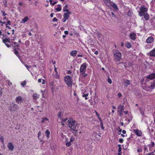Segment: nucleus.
<instances>
[{
	"label": "nucleus",
	"mask_w": 155,
	"mask_h": 155,
	"mask_svg": "<svg viewBox=\"0 0 155 155\" xmlns=\"http://www.w3.org/2000/svg\"><path fill=\"white\" fill-rule=\"evenodd\" d=\"M133 14L132 11L130 10L127 13V15L128 16H131Z\"/></svg>",
	"instance_id": "obj_34"
},
{
	"label": "nucleus",
	"mask_w": 155,
	"mask_h": 155,
	"mask_svg": "<svg viewBox=\"0 0 155 155\" xmlns=\"http://www.w3.org/2000/svg\"><path fill=\"white\" fill-rule=\"evenodd\" d=\"M62 112H60L59 113V114H58V117L59 118H60V119H63L62 117Z\"/></svg>",
	"instance_id": "obj_27"
},
{
	"label": "nucleus",
	"mask_w": 155,
	"mask_h": 155,
	"mask_svg": "<svg viewBox=\"0 0 155 155\" xmlns=\"http://www.w3.org/2000/svg\"><path fill=\"white\" fill-rule=\"evenodd\" d=\"M14 53L16 55H17V54H18V52L17 50H15V51Z\"/></svg>",
	"instance_id": "obj_51"
},
{
	"label": "nucleus",
	"mask_w": 155,
	"mask_h": 155,
	"mask_svg": "<svg viewBox=\"0 0 155 155\" xmlns=\"http://www.w3.org/2000/svg\"><path fill=\"white\" fill-rule=\"evenodd\" d=\"M68 5L67 4L63 8V11L64 12H69L68 11V10L67 9L68 8Z\"/></svg>",
	"instance_id": "obj_24"
},
{
	"label": "nucleus",
	"mask_w": 155,
	"mask_h": 155,
	"mask_svg": "<svg viewBox=\"0 0 155 155\" xmlns=\"http://www.w3.org/2000/svg\"><path fill=\"white\" fill-rule=\"evenodd\" d=\"M94 35L95 36V38H102V35L100 34L98 32H97V33L95 32L94 33Z\"/></svg>",
	"instance_id": "obj_19"
},
{
	"label": "nucleus",
	"mask_w": 155,
	"mask_h": 155,
	"mask_svg": "<svg viewBox=\"0 0 155 155\" xmlns=\"http://www.w3.org/2000/svg\"><path fill=\"white\" fill-rule=\"evenodd\" d=\"M105 4L109 8L111 7L114 9L117 10L118 9L117 5L111 1L110 0H103Z\"/></svg>",
	"instance_id": "obj_1"
},
{
	"label": "nucleus",
	"mask_w": 155,
	"mask_h": 155,
	"mask_svg": "<svg viewBox=\"0 0 155 155\" xmlns=\"http://www.w3.org/2000/svg\"><path fill=\"white\" fill-rule=\"evenodd\" d=\"M136 34L134 33H132L130 34V36L131 39H136Z\"/></svg>",
	"instance_id": "obj_21"
},
{
	"label": "nucleus",
	"mask_w": 155,
	"mask_h": 155,
	"mask_svg": "<svg viewBox=\"0 0 155 155\" xmlns=\"http://www.w3.org/2000/svg\"><path fill=\"white\" fill-rule=\"evenodd\" d=\"M50 132L48 130H46L45 131V134L46 135V136L47 138H49V134Z\"/></svg>",
	"instance_id": "obj_28"
},
{
	"label": "nucleus",
	"mask_w": 155,
	"mask_h": 155,
	"mask_svg": "<svg viewBox=\"0 0 155 155\" xmlns=\"http://www.w3.org/2000/svg\"><path fill=\"white\" fill-rule=\"evenodd\" d=\"M155 78V73H153L148 75L147 77V79L152 80Z\"/></svg>",
	"instance_id": "obj_12"
},
{
	"label": "nucleus",
	"mask_w": 155,
	"mask_h": 155,
	"mask_svg": "<svg viewBox=\"0 0 155 155\" xmlns=\"http://www.w3.org/2000/svg\"><path fill=\"white\" fill-rule=\"evenodd\" d=\"M54 67H55V66H54ZM54 71L55 72L54 73L53 75L54 77H55L56 78H58L59 77V76L58 73L57 72V68H54Z\"/></svg>",
	"instance_id": "obj_15"
},
{
	"label": "nucleus",
	"mask_w": 155,
	"mask_h": 155,
	"mask_svg": "<svg viewBox=\"0 0 155 155\" xmlns=\"http://www.w3.org/2000/svg\"><path fill=\"white\" fill-rule=\"evenodd\" d=\"M148 55L151 57H155V49H154L148 53Z\"/></svg>",
	"instance_id": "obj_16"
},
{
	"label": "nucleus",
	"mask_w": 155,
	"mask_h": 155,
	"mask_svg": "<svg viewBox=\"0 0 155 155\" xmlns=\"http://www.w3.org/2000/svg\"><path fill=\"white\" fill-rule=\"evenodd\" d=\"M147 150V148L146 147H145L144 148V150L145 151H146Z\"/></svg>",
	"instance_id": "obj_62"
},
{
	"label": "nucleus",
	"mask_w": 155,
	"mask_h": 155,
	"mask_svg": "<svg viewBox=\"0 0 155 155\" xmlns=\"http://www.w3.org/2000/svg\"><path fill=\"white\" fill-rule=\"evenodd\" d=\"M143 16L144 18L146 21H147L149 19L150 16L148 13H146L144 14Z\"/></svg>",
	"instance_id": "obj_20"
},
{
	"label": "nucleus",
	"mask_w": 155,
	"mask_h": 155,
	"mask_svg": "<svg viewBox=\"0 0 155 155\" xmlns=\"http://www.w3.org/2000/svg\"><path fill=\"white\" fill-rule=\"evenodd\" d=\"M57 3V2H54L53 3H52V5H53V6H54V5L55 4H56V3Z\"/></svg>",
	"instance_id": "obj_52"
},
{
	"label": "nucleus",
	"mask_w": 155,
	"mask_h": 155,
	"mask_svg": "<svg viewBox=\"0 0 155 155\" xmlns=\"http://www.w3.org/2000/svg\"><path fill=\"white\" fill-rule=\"evenodd\" d=\"M87 67L86 64L85 63H83L81 66L80 71L81 74H84L86 70Z\"/></svg>",
	"instance_id": "obj_8"
},
{
	"label": "nucleus",
	"mask_w": 155,
	"mask_h": 155,
	"mask_svg": "<svg viewBox=\"0 0 155 155\" xmlns=\"http://www.w3.org/2000/svg\"><path fill=\"white\" fill-rule=\"evenodd\" d=\"M7 147L11 150L12 151L14 148V146L11 143H9L8 144Z\"/></svg>",
	"instance_id": "obj_14"
},
{
	"label": "nucleus",
	"mask_w": 155,
	"mask_h": 155,
	"mask_svg": "<svg viewBox=\"0 0 155 155\" xmlns=\"http://www.w3.org/2000/svg\"><path fill=\"white\" fill-rule=\"evenodd\" d=\"M67 73L68 74H70L71 73V71L70 70H69L68 71Z\"/></svg>",
	"instance_id": "obj_59"
},
{
	"label": "nucleus",
	"mask_w": 155,
	"mask_h": 155,
	"mask_svg": "<svg viewBox=\"0 0 155 155\" xmlns=\"http://www.w3.org/2000/svg\"><path fill=\"white\" fill-rule=\"evenodd\" d=\"M16 101L18 104H20L22 102V98L21 96H19L16 98Z\"/></svg>",
	"instance_id": "obj_13"
},
{
	"label": "nucleus",
	"mask_w": 155,
	"mask_h": 155,
	"mask_svg": "<svg viewBox=\"0 0 155 155\" xmlns=\"http://www.w3.org/2000/svg\"><path fill=\"white\" fill-rule=\"evenodd\" d=\"M154 142H151V144L150 145V147H153L154 145Z\"/></svg>",
	"instance_id": "obj_43"
},
{
	"label": "nucleus",
	"mask_w": 155,
	"mask_h": 155,
	"mask_svg": "<svg viewBox=\"0 0 155 155\" xmlns=\"http://www.w3.org/2000/svg\"><path fill=\"white\" fill-rule=\"evenodd\" d=\"M68 122L69 127L71 129H76L78 125L77 122L71 119L68 120Z\"/></svg>",
	"instance_id": "obj_3"
},
{
	"label": "nucleus",
	"mask_w": 155,
	"mask_h": 155,
	"mask_svg": "<svg viewBox=\"0 0 155 155\" xmlns=\"http://www.w3.org/2000/svg\"><path fill=\"white\" fill-rule=\"evenodd\" d=\"M71 142L69 141V142H67L66 143V145L67 146H68V147H70L71 145Z\"/></svg>",
	"instance_id": "obj_38"
},
{
	"label": "nucleus",
	"mask_w": 155,
	"mask_h": 155,
	"mask_svg": "<svg viewBox=\"0 0 155 155\" xmlns=\"http://www.w3.org/2000/svg\"><path fill=\"white\" fill-rule=\"evenodd\" d=\"M45 81L44 80H43V81L42 82V84H44L45 83Z\"/></svg>",
	"instance_id": "obj_63"
},
{
	"label": "nucleus",
	"mask_w": 155,
	"mask_h": 155,
	"mask_svg": "<svg viewBox=\"0 0 155 155\" xmlns=\"http://www.w3.org/2000/svg\"><path fill=\"white\" fill-rule=\"evenodd\" d=\"M41 79H39L38 80V82L39 83H40L41 82Z\"/></svg>",
	"instance_id": "obj_61"
},
{
	"label": "nucleus",
	"mask_w": 155,
	"mask_h": 155,
	"mask_svg": "<svg viewBox=\"0 0 155 155\" xmlns=\"http://www.w3.org/2000/svg\"><path fill=\"white\" fill-rule=\"evenodd\" d=\"M147 42L148 43H150L153 41V39H147Z\"/></svg>",
	"instance_id": "obj_32"
},
{
	"label": "nucleus",
	"mask_w": 155,
	"mask_h": 155,
	"mask_svg": "<svg viewBox=\"0 0 155 155\" xmlns=\"http://www.w3.org/2000/svg\"><path fill=\"white\" fill-rule=\"evenodd\" d=\"M142 149L141 148H140V149H138L137 150V152H142Z\"/></svg>",
	"instance_id": "obj_48"
},
{
	"label": "nucleus",
	"mask_w": 155,
	"mask_h": 155,
	"mask_svg": "<svg viewBox=\"0 0 155 155\" xmlns=\"http://www.w3.org/2000/svg\"><path fill=\"white\" fill-rule=\"evenodd\" d=\"M119 142L120 143H122L123 142V139L122 138H120L119 139Z\"/></svg>",
	"instance_id": "obj_45"
},
{
	"label": "nucleus",
	"mask_w": 155,
	"mask_h": 155,
	"mask_svg": "<svg viewBox=\"0 0 155 155\" xmlns=\"http://www.w3.org/2000/svg\"><path fill=\"white\" fill-rule=\"evenodd\" d=\"M71 14V12H70L64 13V18L68 19L69 17V14Z\"/></svg>",
	"instance_id": "obj_17"
},
{
	"label": "nucleus",
	"mask_w": 155,
	"mask_h": 155,
	"mask_svg": "<svg viewBox=\"0 0 155 155\" xmlns=\"http://www.w3.org/2000/svg\"><path fill=\"white\" fill-rule=\"evenodd\" d=\"M122 133L123 134H126V131L125 130H123L122 131Z\"/></svg>",
	"instance_id": "obj_58"
},
{
	"label": "nucleus",
	"mask_w": 155,
	"mask_h": 155,
	"mask_svg": "<svg viewBox=\"0 0 155 155\" xmlns=\"http://www.w3.org/2000/svg\"><path fill=\"white\" fill-rule=\"evenodd\" d=\"M55 9L58 11H60L61 10V6L60 5H58V7L55 8Z\"/></svg>",
	"instance_id": "obj_26"
},
{
	"label": "nucleus",
	"mask_w": 155,
	"mask_h": 155,
	"mask_svg": "<svg viewBox=\"0 0 155 155\" xmlns=\"http://www.w3.org/2000/svg\"><path fill=\"white\" fill-rule=\"evenodd\" d=\"M122 96V94L121 93H119L118 94V96L119 97H121Z\"/></svg>",
	"instance_id": "obj_55"
},
{
	"label": "nucleus",
	"mask_w": 155,
	"mask_h": 155,
	"mask_svg": "<svg viewBox=\"0 0 155 155\" xmlns=\"http://www.w3.org/2000/svg\"><path fill=\"white\" fill-rule=\"evenodd\" d=\"M147 87L149 88V91H152L155 88V81H153L151 82L149 85L147 86Z\"/></svg>",
	"instance_id": "obj_9"
},
{
	"label": "nucleus",
	"mask_w": 155,
	"mask_h": 155,
	"mask_svg": "<svg viewBox=\"0 0 155 155\" xmlns=\"http://www.w3.org/2000/svg\"><path fill=\"white\" fill-rule=\"evenodd\" d=\"M48 119L46 117H43L42 118L41 122L44 123L45 122V121H48Z\"/></svg>",
	"instance_id": "obj_30"
},
{
	"label": "nucleus",
	"mask_w": 155,
	"mask_h": 155,
	"mask_svg": "<svg viewBox=\"0 0 155 155\" xmlns=\"http://www.w3.org/2000/svg\"><path fill=\"white\" fill-rule=\"evenodd\" d=\"M87 75V74H85L82 75V76L84 78H86Z\"/></svg>",
	"instance_id": "obj_54"
},
{
	"label": "nucleus",
	"mask_w": 155,
	"mask_h": 155,
	"mask_svg": "<svg viewBox=\"0 0 155 155\" xmlns=\"http://www.w3.org/2000/svg\"><path fill=\"white\" fill-rule=\"evenodd\" d=\"M55 85L54 82L53 81H51L50 82V87L52 90H54V89Z\"/></svg>",
	"instance_id": "obj_18"
},
{
	"label": "nucleus",
	"mask_w": 155,
	"mask_h": 155,
	"mask_svg": "<svg viewBox=\"0 0 155 155\" xmlns=\"http://www.w3.org/2000/svg\"><path fill=\"white\" fill-rule=\"evenodd\" d=\"M77 53V52L75 51H72L70 53V54L71 55L73 56H75Z\"/></svg>",
	"instance_id": "obj_25"
},
{
	"label": "nucleus",
	"mask_w": 155,
	"mask_h": 155,
	"mask_svg": "<svg viewBox=\"0 0 155 155\" xmlns=\"http://www.w3.org/2000/svg\"><path fill=\"white\" fill-rule=\"evenodd\" d=\"M28 19V17H25L24 18L22 19V21L21 22V23H25V22L27 21Z\"/></svg>",
	"instance_id": "obj_22"
},
{
	"label": "nucleus",
	"mask_w": 155,
	"mask_h": 155,
	"mask_svg": "<svg viewBox=\"0 0 155 155\" xmlns=\"http://www.w3.org/2000/svg\"><path fill=\"white\" fill-rule=\"evenodd\" d=\"M26 84V81H24V82L22 83H21V84L23 87H24L25 85Z\"/></svg>",
	"instance_id": "obj_37"
},
{
	"label": "nucleus",
	"mask_w": 155,
	"mask_h": 155,
	"mask_svg": "<svg viewBox=\"0 0 155 155\" xmlns=\"http://www.w3.org/2000/svg\"><path fill=\"white\" fill-rule=\"evenodd\" d=\"M121 54L117 50L114 54V58L115 60L117 62L120 61L121 59Z\"/></svg>",
	"instance_id": "obj_5"
},
{
	"label": "nucleus",
	"mask_w": 155,
	"mask_h": 155,
	"mask_svg": "<svg viewBox=\"0 0 155 155\" xmlns=\"http://www.w3.org/2000/svg\"><path fill=\"white\" fill-rule=\"evenodd\" d=\"M67 20V19L65 18H64L63 19V22H65Z\"/></svg>",
	"instance_id": "obj_53"
},
{
	"label": "nucleus",
	"mask_w": 155,
	"mask_h": 155,
	"mask_svg": "<svg viewBox=\"0 0 155 155\" xmlns=\"http://www.w3.org/2000/svg\"><path fill=\"white\" fill-rule=\"evenodd\" d=\"M139 110L140 111L141 114L142 115H144V113L143 111V108H140Z\"/></svg>",
	"instance_id": "obj_29"
},
{
	"label": "nucleus",
	"mask_w": 155,
	"mask_h": 155,
	"mask_svg": "<svg viewBox=\"0 0 155 155\" xmlns=\"http://www.w3.org/2000/svg\"><path fill=\"white\" fill-rule=\"evenodd\" d=\"M117 112L119 116H121L123 114V112L124 110V105H120L118 106L117 108Z\"/></svg>",
	"instance_id": "obj_7"
},
{
	"label": "nucleus",
	"mask_w": 155,
	"mask_h": 155,
	"mask_svg": "<svg viewBox=\"0 0 155 155\" xmlns=\"http://www.w3.org/2000/svg\"><path fill=\"white\" fill-rule=\"evenodd\" d=\"M133 131L135 134L137 136H141L142 134V132L141 130L137 129H134Z\"/></svg>",
	"instance_id": "obj_11"
},
{
	"label": "nucleus",
	"mask_w": 155,
	"mask_h": 155,
	"mask_svg": "<svg viewBox=\"0 0 155 155\" xmlns=\"http://www.w3.org/2000/svg\"><path fill=\"white\" fill-rule=\"evenodd\" d=\"M11 39H3V42L8 47H10V45H12V43L10 41Z\"/></svg>",
	"instance_id": "obj_10"
},
{
	"label": "nucleus",
	"mask_w": 155,
	"mask_h": 155,
	"mask_svg": "<svg viewBox=\"0 0 155 155\" xmlns=\"http://www.w3.org/2000/svg\"><path fill=\"white\" fill-rule=\"evenodd\" d=\"M107 81L110 84H111L112 81L110 78H108L107 79Z\"/></svg>",
	"instance_id": "obj_40"
},
{
	"label": "nucleus",
	"mask_w": 155,
	"mask_h": 155,
	"mask_svg": "<svg viewBox=\"0 0 155 155\" xmlns=\"http://www.w3.org/2000/svg\"><path fill=\"white\" fill-rule=\"evenodd\" d=\"M75 129H72V130H73V131L72 132L74 134H75L77 133V130H76Z\"/></svg>",
	"instance_id": "obj_41"
},
{
	"label": "nucleus",
	"mask_w": 155,
	"mask_h": 155,
	"mask_svg": "<svg viewBox=\"0 0 155 155\" xmlns=\"http://www.w3.org/2000/svg\"><path fill=\"white\" fill-rule=\"evenodd\" d=\"M125 82L127 84V85H126L127 87L128 85H130V81L129 80H126L125 81Z\"/></svg>",
	"instance_id": "obj_36"
},
{
	"label": "nucleus",
	"mask_w": 155,
	"mask_h": 155,
	"mask_svg": "<svg viewBox=\"0 0 155 155\" xmlns=\"http://www.w3.org/2000/svg\"><path fill=\"white\" fill-rule=\"evenodd\" d=\"M94 54L96 55H97L98 54V51H95L94 52Z\"/></svg>",
	"instance_id": "obj_57"
},
{
	"label": "nucleus",
	"mask_w": 155,
	"mask_h": 155,
	"mask_svg": "<svg viewBox=\"0 0 155 155\" xmlns=\"http://www.w3.org/2000/svg\"><path fill=\"white\" fill-rule=\"evenodd\" d=\"M74 139H75V138H74V137L73 136H72L71 137V138L70 141L71 142H73V141H74Z\"/></svg>",
	"instance_id": "obj_39"
},
{
	"label": "nucleus",
	"mask_w": 155,
	"mask_h": 155,
	"mask_svg": "<svg viewBox=\"0 0 155 155\" xmlns=\"http://www.w3.org/2000/svg\"><path fill=\"white\" fill-rule=\"evenodd\" d=\"M121 151V147H120L118 148V152L119 153H120Z\"/></svg>",
	"instance_id": "obj_46"
},
{
	"label": "nucleus",
	"mask_w": 155,
	"mask_h": 155,
	"mask_svg": "<svg viewBox=\"0 0 155 155\" xmlns=\"http://www.w3.org/2000/svg\"><path fill=\"white\" fill-rule=\"evenodd\" d=\"M10 106L8 107L9 110L10 111H16L18 109L17 105L12 103L10 104Z\"/></svg>",
	"instance_id": "obj_6"
},
{
	"label": "nucleus",
	"mask_w": 155,
	"mask_h": 155,
	"mask_svg": "<svg viewBox=\"0 0 155 155\" xmlns=\"http://www.w3.org/2000/svg\"><path fill=\"white\" fill-rule=\"evenodd\" d=\"M126 46L128 48H130L131 47V45L130 43H127L126 44Z\"/></svg>",
	"instance_id": "obj_33"
},
{
	"label": "nucleus",
	"mask_w": 155,
	"mask_h": 155,
	"mask_svg": "<svg viewBox=\"0 0 155 155\" xmlns=\"http://www.w3.org/2000/svg\"><path fill=\"white\" fill-rule=\"evenodd\" d=\"M140 11L139 12V15L142 17L144 14H145V12H147L148 10L147 8L145 7L144 5L141 6L139 8Z\"/></svg>",
	"instance_id": "obj_4"
},
{
	"label": "nucleus",
	"mask_w": 155,
	"mask_h": 155,
	"mask_svg": "<svg viewBox=\"0 0 155 155\" xmlns=\"http://www.w3.org/2000/svg\"><path fill=\"white\" fill-rule=\"evenodd\" d=\"M58 20L55 17L53 18L52 21H58Z\"/></svg>",
	"instance_id": "obj_44"
},
{
	"label": "nucleus",
	"mask_w": 155,
	"mask_h": 155,
	"mask_svg": "<svg viewBox=\"0 0 155 155\" xmlns=\"http://www.w3.org/2000/svg\"><path fill=\"white\" fill-rule=\"evenodd\" d=\"M1 12L3 13L2 15L3 16H5L7 15V14L5 13V12H3V11H2Z\"/></svg>",
	"instance_id": "obj_47"
},
{
	"label": "nucleus",
	"mask_w": 155,
	"mask_h": 155,
	"mask_svg": "<svg viewBox=\"0 0 155 155\" xmlns=\"http://www.w3.org/2000/svg\"><path fill=\"white\" fill-rule=\"evenodd\" d=\"M68 120V118H66V119H62L61 120V122L62 123V125L63 126L64 124L63 123V122H64Z\"/></svg>",
	"instance_id": "obj_31"
},
{
	"label": "nucleus",
	"mask_w": 155,
	"mask_h": 155,
	"mask_svg": "<svg viewBox=\"0 0 155 155\" xmlns=\"http://www.w3.org/2000/svg\"><path fill=\"white\" fill-rule=\"evenodd\" d=\"M2 89L1 88V87H0V96H1L2 94Z\"/></svg>",
	"instance_id": "obj_49"
},
{
	"label": "nucleus",
	"mask_w": 155,
	"mask_h": 155,
	"mask_svg": "<svg viewBox=\"0 0 155 155\" xmlns=\"http://www.w3.org/2000/svg\"><path fill=\"white\" fill-rule=\"evenodd\" d=\"M10 21H7V23L8 24H9V25H10Z\"/></svg>",
	"instance_id": "obj_64"
},
{
	"label": "nucleus",
	"mask_w": 155,
	"mask_h": 155,
	"mask_svg": "<svg viewBox=\"0 0 155 155\" xmlns=\"http://www.w3.org/2000/svg\"><path fill=\"white\" fill-rule=\"evenodd\" d=\"M88 94L87 93V94H84L83 95H82V97H85V99L87 100L88 99V98L87 97V96H88Z\"/></svg>",
	"instance_id": "obj_35"
},
{
	"label": "nucleus",
	"mask_w": 155,
	"mask_h": 155,
	"mask_svg": "<svg viewBox=\"0 0 155 155\" xmlns=\"http://www.w3.org/2000/svg\"><path fill=\"white\" fill-rule=\"evenodd\" d=\"M72 77L67 75L64 77V81L68 87H71L72 84Z\"/></svg>",
	"instance_id": "obj_2"
},
{
	"label": "nucleus",
	"mask_w": 155,
	"mask_h": 155,
	"mask_svg": "<svg viewBox=\"0 0 155 155\" xmlns=\"http://www.w3.org/2000/svg\"><path fill=\"white\" fill-rule=\"evenodd\" d=\"M54 15V13H51V15H50V17H53Z\"/></svg>",
	"instance_id": "obj_60"
},
{
	"label": "nucleus",
	"mask_w": 155,
	"mask_h": 155,
	"mask_svg": "<svg viewBox=\"0 0 155 155\" xmlns=\"http://www.w3.org/2000/svg\"><path fill=\"white\" fill-rule=\"evenodd\" d=\"M39 96V95L37 94L34 93L33 95V97L34 99L36 100L37 98H38Z\"/></svg>",
	"instance_id": "obj_23"
},
{
	"label": "nucleus",
	"mask_w": 155,
	"mask_h": 155,
	"mask_svg": "<svg viewBox=\"0 0 155 155\" xmlns=\"http://www.w3.org/2000/svg\"><path fill=\"white\" fill-rule=\"evenodd\" d=\"M100 125L101 126L103 125V122L100 119Z\"/></svg>",
	"instance_id": "obj_50"
},
{
	"label": "nucleus",
	"mask_w": 155,
	"mask_h": 155,
	"mask_svg": "<svg viewBox=\"0 0 155 155\" xmlns=\"http://www.w3.org/2000/svg\"><path fill=\"white\" fill-rule=\"evenodd\" d=\"M64 33L65 35H67L68 34V31H64Z\"/></svg>",
	"instance_id": "obj_56"
},
{
	"label": "nucleus",
	"mask_w": 155,
	"mask_h": 155,
	"mask_svg": "<svg viewBox=\"0 0 155 155\" xmlns=\"http://www.w3.org/2000/svg\"><path fill=\"white\" fill-rule=\"evenodd\" d=\"M111 14L114 18H115L116 17V16L115 15V14H114V12H111Z\"/></svg>",
	"instance_id": "obj_42"
}]
</instances>
